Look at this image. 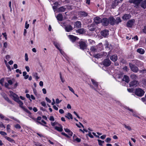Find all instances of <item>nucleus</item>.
I'll list each match as a JSON object with an SVG mask.
<instances>
[{"label":"nucleus","mask_w":146,"mask_h":146,"mask_svg":"<svg viewBox=\"0 0 146 146\" xmlns=\"http://www.w3.org/2000/svg\"><path fill=\"white\" fill-rule=\"evenodd\" d=\"M98 144L102 146V144L104 143V141L100 140L98 139Z\"/></svg>","instance_id":"40"},{"label":"nucleus","mask_w":146,"mask_h":146,"mask_svg":"<svg viewBox=\"0 0 146 146\" xmlns=\"http://www.w3.org/2000/svg\"><path fill=\"white\" fill-rule=\"evenodd\" d=\"M23 76L24 77V78L25 79H27L29 77V75H27V73L26 72H23Z\"/></svg>","instance_id":"36"},{"label":"nucleus","mask_w":146,"mask_h":146,"mask_svg":"<svg viewBox=\"0 0 146 146\" xmlns=\"http://www.w3.org/2000/svg\"><path fill=\"white\" fill-rule=\"evenodd\" d=\"M137 51L141 54H143L145 52V50L144 49L142 48L138 49L137 50Z\"/></svg>","instance_id":"31"},{"label":"nucleus","mask_w":146,"mask_h":146,"mask_svg":"<svg viewBox=\"0 0 146 146\" xmlns=\"http://www.w3.org/2000/svg\"><path fill=\"white\" fill-rule=\"evenodd\" d=\"M91 80L94 86L97 88L98 85V83L93 79H91Z\"/></svg>","instance_id":"30"},{"label":"nucleus","mask_w":146,"mask_h":146,"mask_svg":"<svg viewBox=\"0 0 146 146\" xmlns=\"http://www.w3.org/2000/svg\"><path fill=\"white\" fill-rule=\"evenodd\" d=\"M73 137L74 141H76L78 142H80L81 141V139L77 137L75 135H74Z\"/></svg>","instance_id":"26"},{"label":"nucleus","mask_w":146,"mask_h":146,"mask_svg":"<svg viewBox=\"0 0 146 146\" xmlns=\"http://www.w3.org/2000/svg\"><path fill=\"white\" fill-rule=\"evenodd\" d=\"M119 2L117 0L114 1L111 5L112 8H114L117 5V4Z\"/></svg>","instance_id":"21"},{"label":"nucleus","mask_w":146,"mask_h":146,"mask_svg":"<svg viewBox=\"0 0 146 146\" xmlns=\"http://www.w3.org/2000/svg\"><path fill=\"white\" fill-rule=\"evenodd\" d=\"M109 23L111 25H113L115 24V19L113 17H109Z\"/></svg>","instance_id":"11"},{"label":"nucleus","mask_w":146,"mask_h":146,"mask_svg":"<svg viewBox=\"0 0 146 146\" xmlns=\"http://www.w3.org/2000/svg\"><path fill=\"white\" fill-rule=\"evenodd\" d=\"M111 64V62L108 59H105L103 62V65L106 66H109Z\"/></svg>","instance_id":"6"},{"label":"nucleus","mask_w":146,"mask_h":146,"mask_svg":"<svg viewBox=\"0 0 146 146\" xmlns=\"http://www.w3.org/2000/svg\"><path fill=\"white\" fill-rule=\"evenodd\" d=\"M25 69H26L27 71L28 72H29L30 71V68H29V67L28 66H26L25 67Z\"/></svg>","instance_id":"63"},{"label":"nucleus","mask_w":146,"mask_h":146,"mask_svg":"<svg viewBox=\"0 0 146 146\" xmlns=\"http://www.w3.org/2000/svg\"><path fill=\"white\" fill-rule=\"evenodd\" d=\"M16 72L17 73H19L20 74H22V72L21 70H19V69H17L16 70Z\"/></svg>","instance_id":"60"},{"label":"nucleus","mask_w":146,"mask_h":146,"mask_svg":"<svg viewBox=\"0 0 146 146\" xmlns=\"http://www.w3.org/2000/svg\"><path fill=\"white\" fill-rule=\"evenodd\" d=\"M101 23L103 26H107L109 23V22L108 19L104 18L102 19Z\"/></svg>","instance_id":"4"},{"label":"nucleus","mask_w":146,"mask_h":146,"mask_svg":"<svg viewBox=\"0 0 146 146\" xmlns=\"http://www.w3.org/2000/svg\"><path fill=\"white\" fill-rule=\"evenodd\" d=\"M54 129L59 132H61L63 131L62 126L61 125H60V127L55 126Z\"/></svg>","instance_id":"20"},{"label":"nucleus","mask_w":146,"mask_h":146,"mask_svg":"<svg viewBox=\"0 0 146 146\" xmlns=\"http://www.w3.org/2000/svg\"><path fill=\"white\" fill-rule=\"evenodd\" d=\"M34 144L36 146H41V145L38 142H34Z\"/></svg>","instance_id":"49"},{"label":"nucleus","mask_w":146,"mask_h":146,"mask_svg":"<svg viewBox=\"0 0 146 146\" xmlns=\"http://www.w3.org/2000/svg\"><path fill=\"white\" fill-rule=\"evenodd\" d=\"M2 95L4 98V99L7 101L10 104L13 105V104L12 102V101L9 99V98L4 93H3L2 94Z\"/></svg>","instance_id":"10"},{"label":"nucleus","mask_w":146,"mask_h":146,"mask_svg":"<svg viewBox=\"0 0 146 146\" xmlns=\"http://www.w3.org/2000/svg\"><path fill=\"white\" fill-rule=\"evenodd\" d=\"M137 81L136 80L132 81L130 83V86L131 87L136 86L137 85Z\"/></svg>","instance_id":"17"},{"label":"nucleus","mask_w":146,"mask_h":146,"mask_svg":"<svg viewBox=\"0 0 146 146\" xmlns=\"http://www.w3.org/2000/svg\"><path fill=\"white\" fill-rule=\"evenodd\" d=\"M8 141H9L11 142V143H15V141L11 139V138H10L9 137L7 136H5L4 137Z\"/></svg>","instance_id":"29"},{"label":"nucleus","mask_w":146,"mask_h":146,"mask_svg":"<svg viewBox=\"0 0 146 146\" xmlns=\"http://www.w3.org/2000/svg\"><path fill=\"white\" fill-rule=\"evenodd\" d=\"M60 51V53L63 55H64L65 54V53H64V52L61 49H60L59 50Z\"/></svg>","instance_id":"61"},{"label":"nucleus","mask_w":146,"mask_h":146,"mask_svg":"<svg viewBox=\"0 0 146 146\" xmlns=\"http://www.w3.org/2000/svg\"><path fill=\"white\" fill-rule=\"evenodd\" d=\"M123 125L124 126L125 128L128 130L129 131H131V129L130 126H127L125 124H123Z\"/></svg>","instance_id":"41"},{"label":"nucleus","mask_w":146,"mask_h":146,"mask_svg":"<svg viewBox=\"0 0 146 146\" xmlns=\"http://www.w3.org/2000/svg\"><path fill=\"white\" fill-rule=\"evenodd\" d=\"M60 76L61 81L62 82H64L65 81V80L63 79V78H62V74L60 72Z\"/></svg>","instance_id":"50"},{"label":"nucleus","mask_w":146,"mask_h":146,"mask_svg":"<svg viewBox=\"0 0 146 146\" xmlns=\"http://www.w3.org/2000/svg\"><path fill=\"white\" fill-rule=\"evenodd\" d=\"M10 95L11 96H12L13 97V100L15 101H17L18 99H19L18 96L15 93H13L12 91H10L9 92Z\"/></svg>","instance_id":"5"},{"label":"nucleus","mask_w":146,"mask_h":146,"mask_svg":"<svg viewBox=\"0 0 146 146\" xmlns=\"http://www.w3.org/2000/svg\"><path fill=\"white\" fill-rule=\"evenodd\" d=\"M111 140V139L110 138L108 137L106 139L105 141L107 143H110Z\"/></svg>","instance_id":"51"},{"label":"nucleus","mask_w":146,"mask_h":146,"mask_svg":"<svg viewBox=\"0 0 146 146\" xmlns=\"http://www.w3.org/2000/svg\"><path fill=\"white\" fill-rule=\"evenodd\" d=\"M81 23L80 21H77L75 22L74 26L75 27L78 28L81 27Z\"/></svg>","instance_id":"19"},{"label":"nucleus","mask_w":146,"mask_h":146,"mask_svg":"<svg viewBox=\"0 0 146 146\" xmlns=\"http://www.w3.org/2000/svg\"><path fill=\"white\" fill-rule=\"evenodd\" d=\"M14 127L17 129H20L21 128L20 125L18 124L15 125Z\"/></svg>","instance_id":"42"},{"label":"nucleus","mask_w":146,"mask_h":146,"mask_svg":"<svg viewBox=\"0 0 146 146\" xmlns=\"http://www.w3.org/2000/svg\"><path fill=\"white\" fill-rule=\"evenodd\" d=\"M143 1V0H134V4L136 6H138Z\"/></svg>","instance_id":"22"},{"label":"nucleus","mask_w":146,"mask_h":146,"mask_svg":"<svg viewBox=\"0 0 146 146\" xmlns=\"http://www.w3.org/2000/svg\"><path fill=\"white\" fill-rule=\"evenodd\" d=\"M2 35L5 38L6 40H7V35L6 33H3L2 34Z\"/></svg>","instance_id":"55"},{"label":"nucleus","mask_w":146,"mask_h":146,"mask_svg":"<svg viewBox=\"0 0 146 146\" xmlns=\"http://www.w3.org/2000/svg\"><path fill=\"white\" fill-rule=\"evenodd\" d=\"M9 117L11 119H13V120H15V121H17L19 123H20V121L19 120L17 119H16L15 118H14V117L13 116H9Z\"/></svg>","instance_id":"44"},{"label":"nucleus","mask_w":146,"mask_h":146,"mask_svg":"<svg viewBox=\"0 0 146 146\" xmlns=\"http://www.w3.org/2000/svg\"><path fill=\"white\" fill-rule=\"evenodd\" d=\"M131 17V16L129 14H125L122 17V18L124 20H127L129 19Z\"/></svg>","instance_id":"15"},{"label":"nucleus","mask_w":146,"mask_h":146,"mask_svg":"<svg viewBox=\"0 0 146 146\" xmlns=\"http://www.w3.org/2000/svg\"><path fill=\"white\" fill-rule=\"evenodd\" d=\"M68 88H69V90L70 91L72 92L74 94V91L73 89L72 88H71L69 86H68Z\"/></svg>","instance_id":"46"},{"label":"nucleus","mask_w":146,"mask_h":146,"mask_svg":"<svg viewBox=\"0 0 146 146\" xmlns=\"http://www.w3.org/2000/svg\"><path fill=\"white\" fill-rule=\"evenodd\" d=\"M11 126L9 124H8L7 125V131L9 133L11 131L10 129Z\"/></svg>","instance_id":"39"},{"label":"nucleus","mask_w":146,"mask_h":146,"mask_svg":"<svg viewBox=\"0 0 146 146\" xmlns=\"http://www.w3.org/2000/svg\"><path fill=\"white\" fill-rule=\"evenodd\" d=\"M69 38L72 42H74L76 40L77 37L73 35H70L68 36Z\"/></svg>","instance_id":"16"},{"label":"nucleus","mask_w":146,"mask_h":146,"mask_svg":"<svg viewBox=\"0 0 146 146\" xmlns=\"http://www.w3.org/2000/svg\"><path fill=\"white\" fill-rule=\"evenodd\" d=\"M54 44L56 47V48H57L58 50L60 49L59 46V44L58 43L56 42H54Z\"/></svg>","instance_id":"43"},{"label":"nucleus","mask_w":146,"mask_h":146,"mask_svg":"<svg viewBox=\"0 0 146 146\" xmlns=\"http://www.w3.org/2000/svg\"><path fill=\"white\" fill-rule=\"evenodd\" d=\"M78 14L81 17H86L88 15V13L84 11H80L78 12Z\"/></svg>","instance_id":"14"},{"label":"nucleus","mask_w":146,"mask_h":146,"mask_svg":"<svg viewBox=\"0 0 146 146\" xmlns=\"http://www.w3.org/2000/svg\"><path fill=\"white\" fill-rule=\"evenodd\" d=\"M25 60L27 61L28 60V55L27 53H25Z\"/></svg>","instance_id":"52"},{"label":"nucleus","mask_w":146,"mask_h":146,"mask_svg":"<svg viewBox=\"0 0 146 146\" xmlns=\"http://www.w3.org/2000/svg\"><path fill=\"white\" fill-rule=\"evenodd\" d=\"M0 134L3 136H4L7 135V133L3 131H0Z\"/></svg>","instance_id":"47"},{"label":"nucleus","mask_w":146,"mask_h":146,"mask_svg":"<svg viewBox=\"0 0 146 146\" xmlns=\"http://www.w3.org/2000/svg\"><path fill=\"white\" fill-rule=\"evenodd\" d=\"M29 26V24H28L27 21H26L25 22V28L26 29H28Z\"/></svg>","instance_id":"45"},{"label":"nucleus","mask_w":146,"mask_h":146,"mask_svg":"<svg viewBox=\"0 0 146 146\" xmlns=\"http://www.w3.org/2000/svg\"><path fill=\"white\" fill-rule=\"evenodd\" d=\"M101 34L102 36L105 37L108 35L109 31L107 30H104L101 32Z\"/></svg>","instance_id":"8"},{"label":"nucleus","mask_w":146,"mask_h":146,"mask_svg":"<svg viewBox=\"0 0 146 146\" xmlns=\"http://www.w3.org/2000/svg\"><path fill=\"white\" fill-rule=\"evenodd\" d=\"M80 48L82 50H84L86 48L87 45L86 43L82 41H81L79 43Z\"/></svg>","instance_id":"9"},{"label":"nucleus","mask_w":146,"mask_h":146,"mask_svg":"<svg viewBox=\"0 0 146 146\" xmlns=\"http://www.w3.org/2000/svg\"><path fill=\"white\" fill-rule=\"evenodd\" d=\"M103 56L101 54H98L94 55V57L97 58H100Z\"/></svg>","instance_id":"34"},{"label":"nucleus","mask_w":146,"mask_h":146,"mask_svg":"<svg viewBox=\"0 0 146 146\" xmlns=\"http://www.w3.org/2000/svg\"><path fill=\"white\" fill-rule=\"evenodd\" d=\"M65 29L66 32H70L73 29V28L70 25H68L65 26Z\"/></svg>","instance_id":"12"},{"label":"nucleus","mask_w":146,"mask_h":146,"mask_svg":"<svg viewBox=\"0 0 146 146\" xmlns=\"http://www.w3.org/2000/svg\"><path fill=\"white\" fill-rule=\"evenodd\" d=\"M66 9V8L64 6H62L60 7L58 9V11L59 12H64Z\"/></svg>","instance_id":"27"},{"label":"nucleus","mask_w":146,"mask_h":146,"mask_svg":"<svg viewBox=\"0 0 146 146\" xmlns=\"http://www.w3.org/2000/svg\"><path fill=\"white\" fill-rule=\"evenodd\" d=\"M143 32L144 33L146 34V26H145L143 29Z\"/></svg>","instance_id":"64"},{"label":"nucleus","mask_w":146,"mask_h":146,"mask_svg":"<svg viewBox=\"0 0 146 146\" xmlns=\"http://www.w3.org/2000/svg\"><path fill=\"white\" fill-rule=\"evenodd\" d=\"M65 117L69 119H73V117L72 115L70 113H68L67 114V116H66Z\"/></svg>","instance_id":"38"},{"label":"nucleus","mask_w":146,"mask_h":146,"mask_svg":"<svg viewBox=\"0 0 146 146\" xmlns=\"http://www.w3.org/2000/svg\"><path fill=\"white\" fill-rule=\"evenodd\" d=\"M121 20L120 18L119 17H117L116 18V20H115V24H118L119 23H121Z\"/></svg>","instance_id":"32"},{"label":"nucleus","mask_w":146,"mask_h":146,"mask_svg":"<svg viewBox=\"0 0 146 146\" xmlns=\"http://www.w3.org/2000/svg\"><path fill=\"white\" fill-rule=\"evenodd\" d=\"M45 99L46 100V101L48 102V103H50L51 102V101L47 97H46L45 98Z\"/></svg>","instance_id":"62"},{"label":"nucleus","mask_w":146,"mask_h":146,"mask_svg":"<svg viewBox=\"0 0 146 146\" xmlns=\"http://www.w3.org/2000/svg\"><path fill=\"white\" fill-rule=\"evenodd\" d=\"M98 49V46H92L91 47L90 50H91L93 52H96L97 51Z\"/></svg>","instance_id":"28"},{"label":"nucleus","mask_w":146,"mask_h":146,"mask_svg":"<svg viewBox=\"0 0 146 146\" xmlns=\"http://www.w3.org/2000/svg\"><path fill=\"white\" fill-rule=\"evenodd\" d=\"M49 119L50 120L53 121L54 120V119L53 116H50V117Z\"/></svg>","instance_id":"58"},{"label":"nucleus","mask_w":146,"mask_h":146,"mask_svg":"<svg viewBox=\"0 0 146 146\" xmlns=\"http://www.w3.org/2000/svg\"><path fill=\"white\" fill-rule=\"evenodd\" d=\"M6 66L7 68L8 69L9 71H11V69L10 66L7 63L6 64Z\"/></svg>","instance_id":"57"},{"label":"nucleus","mask_w":146,"mask_h":146,"mask_svg":"<svg viewBox=\"0 0 146 146\" xmlns=\"http://www.w3.org/2000/svg\"><path fill=\"white\" fill-rule=\"evenodd\" d=\"M0 127L1 128L3 127L4 128H5V125H4L3 123L1 122L0 123Z\"/></svg>","instance_id":"53"},{"label":"nucleus","mask_w":146,"mask_h":146,"mask_svg":"<svg viewBox=\"0 0 146 146\" xmlns=\"http://www.w3.org/2000/svg\"><path fill=\"white\" fill-rule=\"evenodd\" d=\"M135 20L134 19H131L128 21L127 23V27H131L135 23Z\"/></svg>","instance_id":"7"},{"label":"nucleus","mask_w":146,"mask_h":146,"mask_svg":"<svg viewBox=\"0 0 146 146\" xmlns=\"http://www.w3.org/2000/svg\"><path fill=\"white\" fill-rule=\"evenodd\" d=\"M143 91L140 88L137 89L135 91V94L139 96H142L144 94Z\"/></svg>","instance_id":"2"},{"label":"nucleus","mask_w":146,"mask_h":146,"mask_svg":"<svg viewBox=\"0 0 146 146\" xmlns=\"http://www.w3.org/2000/svg\"><path fill=\"white\" fill-rule=\"evenodd\" d=\"M57 20L59 21H62L63 19V16L62 14H58L56 16Z\"/></svg>","instance_id":"24"},{"label":"nucleus","mask_w":146,"mask_h":146,"mask_svg":"<svg viewBox=\"0 0 146 146\" xmlns=\"http://www.w3.org/2000/svg\"><path fill=\"white\" fill-rule=\"evenodd\" d=\"M130 77L133 80H136L137 79L138 77L135 74H133L130 76Z\"/></svg>","instance_id":"37"},{"label":"nucleus","mask_w":146,"mask_h":146,"mask_svg":"<svg viewBox=\"0 0 146 146\" xmlns=\"http://www.w3.org/2000/svg\"><path fill=\"white\" fill-rule=\"evenodd\" d=\"M102 19L99 17H96L94 18V22L95 23L98 24L100 23H101Z\"/></svg>","instance_id":"13"},{"label":"nucleus","mask_w":146,"mask_h":146,"mask_svg":"<svg viewBox=\"0 0 146 146\" xmlns=\"http://www.w3.org/2000/svg\"><path fill=\"white\" fill-rule=\"evenodd\" d=\"M15 102H17L19 104L20 107L25 111L29 114H31V113L29 111L23 106V103L22 101L20 100L19 99H18L17 101H15Z\"/></svg>","instance_id":"1"},{"label":"nucleus","mask_w":146,"mask_h":146,"mask_svg":"<svg viewBox=\"0 0 146 146\" xmlns=\"http://www.w3.org/2000/svg\"><path fill=\"white\" fill-rule=\"evenodd\" d=\"M33 76L35 78L36 80H38L39 78V77L38 76V74L37 73H33Z\"/></svg>","instance_id":"35"},{"label":"nucleus","mask_w":146,"mask_h":146,"mask_svg":"<svg viewBox=\"0 0 146 146\" xmlns=\"http://www.w3.org/2000/svg\"><path fill=\"white\" fill-rule=\"evenodd\" d=\"M4 78H2L0 80V84L2 85H3V83L4 81Z\"/></svg>","instance_id":"48"},{"label":"nucleus","mask_w":146,"mask_h":146,"mask_svg":"<svg viewBox=\"0 0 146 146\" xmlns=\"http://www.w3.org/2000/svg\"><path fill=\"white\" fill-rule=\"evenodd\" d=\"M110 59L112 61L115 62L117 60V57L116 55H113L111 56L110 57Z\"/></svg>","instance_id":"23"},{"label":"nucleus","mask_w":146,"mask_h":146,"mask_svg":"<svg viewBox=\"0 0 146 146\" xmlns=\"http://www.w3.org/2000/svg\"><path fill=\"white\" fill-rule=\"evenodd\" d=\"M62 101V100H60L58 98H57L56 100V102L57 104H58L60 103Z\"/></svg>","instance_id":"54"},{"label":"nucleus","mask_w":146,"mask_h":146,"mask_svg":"<svg viewBox=\"0 0 146 146\" xmlns=\"http://www.w3.org/2000/svg\"><path fill=\"white\" fill-rule=\"evenodd\" d=\"M77 33H79L80 34H82L85 31L83 29H79L76 31Z\"/></svg>","instance_id":"33"},{"label":"nucleus","mask_w":146,"mask_h":146,"mask_svg":"<svg viewBox=\"0 0 146 146\" xmlns=\"http://www.w3.org/2000/svg\"><path fill=\"white\" fill-rule=\"evenodd\" d=\"M129 66L131 70L134 72H137L138 70V68L131 64H129Z\"/></svg>","instance_id":"3"},{"label":"nucleus","mask_w":146,"mask_h":146,"mask_svg":"<svg viewBox=\"0 0 146 146\" xmlns=\"http://www.w3.org/2000/svg\"><path fill=\"white\" fill-rule=\"evenodd\" d=\"M140 6L141 7L145 9L146 8V0L142 1L140 4Z\"/></svg>","instance_id":"18"},{"label":"nucleus","mask_w":146,"mask_h":146,"mask_svg":"<svg viewBox=\"0 0 146 146\" xmlns=\"http://www.w3.org/2000/svg\"><path fill=\"white\" fill-rule=\"evenodd\" d=\"M7 82L9 85H11L13 84V82L11 80H7Z\"/></svg>","instance_id":"56"},{"label":"nucleus","mask_w":146,"mask_h":146,"mask_svg":"<svg viewBox=\"0 0 146 146\" xmlns=\"http://www.w3.org/2000/svg\"><path fill=\"white\" fill-rule=\"evenodd\" d=\"M123 79V80L125 81L127 83H128L129 81V77L127 75H124Z\"/></svg>","instance_id":"25"},{"label":"nucleus","mask_w":146,"mask_h":146,"mask_svg":"<svg viewBox=\"0 0 146 146\" xmlns=\"http://www.w3.org/2000/svg\"><path fill=\"white\" fill-rule=\"evenodd\" d=\"M7 42H5L3 44V47L5 48H6L7 47Z\"/></svg>","instance_id":"59"}]
</instances>
